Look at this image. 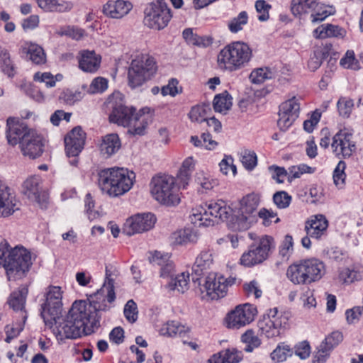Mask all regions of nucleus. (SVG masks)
Returning a JSON list of instances; mask_svg holds the SVG:
<instances>
[{
  "label": "nucleus",
  "instance_id": "obj_1",
  "mask_svg": "<svg viewBox=\"0 0 363 363\" xmlns=\"http://www.w3.org/2000/svg\"><path fill=\"white\" fill-rule=\"evenodd\" d=\"M86 308V301H76L64 318L60 315L57 323H53L55 325L54 333L57 340L77 339L82 335H89L94 331L96 327L91 325Z\"/></svg>",
  "mask_w": 363,
  "mask_h": 363
},
{
  "label": "nucleus",
  "instance_id": "obj_2",
  "mask_svg": "<svg viewBox=\"0 0 363 363\" xmlns=\"http://www.w3.org/2000/svg\"><path fill=\"white\" fill-rule=\"evenodd\" d=\"M135 182L133 172L123 167L105 168L98 173V185L104 194L116 198L128 193Z\"/></svg>",
  "mask_w": 363,
  "mask_h": 363
},
{
  "label": "nucleus",
  "instance_id": "obj_3",
  "mask_svg": "<svg viewBox=\"0 0 363 363\" xmlns=\"http://www.w3.org/2000/svg\"><path fill=\"white\" fill-rule=\"evenodd\" d=\"M115 269L113 267H106V279L103 286L89 298V303L86 301L88 308L87 315L91 320V325L97 328L99 325L101 316L99 313L101 311H107L111 308L115 298L116 294L114 291V274Z\"/></svg>",
  "mask_w": 363,
  "mask_h": 363
},
{
  "label": "nucleus",
  "instance_id": "obj_4",
  "mask_svg": "<svg viewBox=\"0 0 363 363\" xmlns=\"http://www.w3.org/2000/svg\"><path fill=\"white\" fill-rule=\"evenodd\" d=\"M252 50L242 41H234L221 48L216 56L217 68L233 72L247 67L252 58Z\"/></svg>",
  "mask_w": 363,
  "mask_h": 363
},
{
  "label": "nucleus",
  "instance_id": "obj_5",
  "mask_svg": "<svg viewBox=\"0 0 363 363\" xmlns=\"http://www.w3.org/2000/svg\"><path fill=\"white\" fill-rule=\"evenodd\" d=\"M149 261L153 266L159 269L160 277L170 279L165 286L167 290L184 293L189 289V273L184 272L174 276L175 265L168 253L155 251L151 253Z\"/></svg>",
  "mask_w": 363,
  "mask_h": 363
},
{
  "label": "nucleus",
  "instance_id": "obj_6",
  "mask_svg": "<svg viewBox=\"0 0 363 363\" xmlns=\"http://www.w3.org/2000/svg\"><path fill=\"white\" fill-rule=\"evenodd\" d=\"M232 214V208L223 200L210 201L191 209L190 220L196 226H213Z\"/></svg>",
  "mask_w": 363,
  "mask_h": 363
},
{
  "label": "nucleus",
  "instance_id": "obj_7",
  "mask_svg": "<svg viewBox=\"0 0 363 363\" xmlns=\"http://www.w3.org/2000/svg\"><path fill=\"white\" fill-rule=\"evenodd\" d=\"M182 189L180 184L177 183L175 177L169 174H157L150 183V191L152 196L160 203L174 206L179 203V191Z\"/></svg>",
  "mask_w": 363,
  "mask_h": 363
},
{
  "label": "nucleus",
  "instance_id": "obj_8",
  "mask_svg": "<svg viewBox=\"0 0 363 363\" xmlns=\"http://www.w3.org/2000/svg\"><path fill=\"white\" fill-rule=\"evenodd\" d=\"M157 71L155 59L147 55H138L132 60L128 72V84L131 88L142 86L150 80Z\"/></svg>",
  "mask_w": 363,
  "mask_h": 363
},
{
  "label": "nucleus",
  "instance_id": "obj_9",
  "mask_svg": "<svg viewBox=\"0 0 363 363\" xmlns=\"http://www.w3.org/2000/svg\"><path fill=\"white\" fill-rule=\"evenodd\" d=\"M32 264L31 255L23 247L9 250L4 263L8 279L16 280L23 277Z\"/></svg>",
  "mask_w": 363,
  "mask_h": 363
},
{
  "label": "nucleus",
  "instance_id": "obj_10",
  "mask_svg": "<svg viewBox=\"0 0 363 363\" xmlns=\"http://www.w3.org/2000/svg\"><path fill=\"white\" fill-rule=\"evenodd\" d=\"M44 302L41 305V316L45 325L52 327L57 323L62 311L63 291L58 286H50L47 288Z\"/></svg>",
  "mask_w": 363,
  "mask_h": 363
},
{
  "label": "nucleus",
  "instance_id": "obj_11",
  "mask_svg": "<svg viewBox=\"0 0 363 363\" xmlns=\"http://www.w3.org/2000/svg\"><path fill=\"white\" fill-rule=\"evenodd\" d=\"M172 18L171 9L164 0L154 1L148 4L144 10V24L152 30H163Z\"/></svg>",
  "mask_w": 363,
  "mask_h": 363
},
{
  "label": "nucleus",
  "instance_id": "obj_12",
  "mask_svg": "<svg viewBox=\"0 0 363 363\" xmlns=\"http://www.w3.org/2000/svg\"><path fill=\"white\" fill-rule=\"evenodd\" d=\"M258 195L250 194L243 197L240 203L238 215L233 218L231 228L234 230H246L257 220V209L259 206Z\"/></svg>",
  "mask_w": 363,
  "mask_h": 363
},
{
  "label": "nucleus",
  "instance_id": "obj_13",
  "mask_svg": "<svg viewBox=\"0 0 363 363\" xmlns=\"http://www.w3.org/2000/svg\"><path fill=\"white\" fill-rule=\"evenodd\" d=\"M274 247V239L271 236L263 235L256 240L240 259V264L245 267H252L267 259L272 248Z\"/></svg>",
  "mask_w": 363,
  "mask_h": 363
},
{
  "label": "nucleus",
  "instance_id": "obj_14",
  "mask_svg": "<svg viewBox=\"0 0 363 363\" xmlns=\"http://www.w3.org/2000/svg\"><path fill=\"white\" fill-rule=\"evenodd\" d=\"M288 322L287 315L274 308L263 315L258 322V328L262 335L267 338H272L284 333L288 326Z\"/></svg>",
  "mask_w": 363,
  "mask_h": 363
},
{
  "label": "nucleus",
  "instance_id": "obj_15",
  "mask_svg": "<svg viewBox=\"0 0 363 363\" xmlns=\"http://www.w3.org/2000/svg\"><path fill=\"white\" fill-rule=\"evenodd\" d=\"M234 282L233 278H225L220 274L210 273L200 289L203 294L202 298L212 300L223 298L226 295L228 287Z\"/></svg>",
  "mask_w": 363,
  "mask_h": 363
},
{
  "label": "nucleus",
  "instance_id": "obj_16",
  "mask_svg": "<svg viewBox=\"0 0 363 363\" xmlns=\"http://www.w3.org/2000/svg\"><path fill=\"white\" fill-rule=\"evenodd\" d=\"M257 308L252 304L238 305L228 313L225 321L230 329H240L252 323L257 314Z\"/></svg>",
  "mask_w": 363,
  "mask_h": 363
},
{
  "label": "nucleus",
  "instance_id": "obj_17",
  "mask_svg": "<svg viewBox=\"0 0 363 363\" xmlns=\"http://www.w3.org/2000/svg\"><path fill=\"white\" fill-rule=\"evenodd\" d=\"M156 220V217L151 213L135 214L125 220L123 227V233L131 236L136 233L148 231L154 227Z\"/></svg>",
  "mask_w": 363,
  "mask_h": 363
},
{
  "label": "nucleus",
  "instance_id": "obj_18",
  "mask_svg": "<svg viewBox=\"0 0 363 363\" xmlns=\"http://www.w3.org/2000/svg\"><path fill=\"white\" fill-rule=\"evenodd\" d=\"M21 202L15 191L0 181V218H8L20 209Z\"/></svg>",
  "mask_w": 363,
  "mask_h": 363
},
{
  "label": "nucleus",
  "instance_id": "obj_19",
  "mask_svg": "<svg viewBox=\"0 0 363 363\" xmlns=\"http://www.w3.org/2000/svg\"><path fill=\"white\" fill-rule=\"evenodd\" d=\"M41 184L39 177H30L23 182V193L30 201L38 203L41 208H45L48 197Z\"/></svg>",
  "mask_w": 363,
  "mask_h": 363
},
{
  "label": "nucleus",
  "instance_id": "obj_20",
  "mask_svg": "<svg viewBox=\"0 0 363 363\" xmlns=\"http://www.w3.org/2000/svg\"><path fill=\"white\" fill-rule=\"evenodd\" d=\"M331 149L337 157H347L351 156L355 150L353 134L347 129L339 130L333 138Z\"/></svg>",
  "mask_w": 363,
  "mask_h": 363
},
{
  "label": "nucleus",
  "instance_id": "obj_21",
  "mask_svg": "<svg viewBox=\"0 0 363 363\" xmlns=\"http://www.w3.org/2000/svg\"><path fill=\"white\" fill-rule=\"evenodd\" d=\"M30 130L34 129L29 128L19 118L9 117L6 120V136L8 143L12 146L21 145V141L30 133Z\"/></svg>",
  "mask_w": 363,
  "mask_h": 363
},
{
  "label": "nucleus",
  "instance_id": "obj_22",
  "mask_svg": "<svg viewBox=\"0 0 363 363\" xmlns=\"http://www.w3.org/2000/svg\"><path fill=\"white\" fill-rule=\"evenodd\" d=\"M152 121V112L148 107H145L134 113L130 120V123L125 127L128 128V132L133 135H144L148 125Z\"/></svg>",
  "mask_w": 363,
  "mask_h": 363
},
{
  "label": "nucleus",
  "instance_id": "obj_23",
  "mask_svg": "<svg viewBox=\"0 0 363 363\" xmlns=\"http://www.w3.org/2000/svg\"><path fill=\"white\" fill-rule=\"evenodd\" d=\"M20 147L23 155L32 159L38 157L43 152V137L35 130H30V133L21 141Z\"/></svg>",
  "mask_w": 363,
  "mask_h": 363
},
{
  "label": "nucleus",
  "instance_id": "obj_24",
  "mask_svg": "<svg viewBox=\"0 0 363 363\" xmlns=\"http://www.w3.org/2000/svg\"><path fill=\"white\" fill-rule=\"evenodd\" d=\"M85 133L80 127L73 128L65 138V145L68 157H77L82 150Z\"/></svg>",
  "mask_w": 363,
  "mask_h": 363
},
{
  "label": "nucleus",
  "instance_id": "obj_25",
  "mask_svg": "<svg viewBox=\"0 0 363 363\" xmlns=\"http://www.w3.org/2000/svg\"><path fill=\"white\" fill-rule=\"evenodd\" d=\"M328 227V223L326 218L319 214L311 216L306 222L305 230L311 238L319 240L325 235Z\"/></svg>",
  "mask_w": 363,
  "mask_h": 363
},
{
  "label": "nucleus",
  "instance_id": "obj_26",
  "mask_svg": "<svg viewBox=\"0 0 363 363\" xmlns=\"http://www.w3.org/2000/svg\"><path fill=\"white\" fill-rule=\"evenodd\" d=\"M308 284L319 281L325 274L324 262L317 258L303 259Z\"/></svg>",
  "mask_w": 363,
  "mask_h": 363
},
{
  "label": "nucleus",
  "instance_id": "obj_27",
  "mask_svg": "<svg viewBox=\"0 0 363 363\" xmlns=\"http://www.w3.org/2000/svg\"><path fill=\"white\" fill-rule=\"evenodd\" d=\"M135 108L125 106L123 103H116L113 106V110L109 116L111 122L125 127L130 123V120L133 116Z\"/></svg>",
  "mask_w": 363,
  "mask_h": 363
},
{
  "label": "nucleus",
  "instance_id": "obj_28",
  "mask_svg": "<svg viewBox=\"0 0 363 363\" xmlns=\"http://www.w3.org/2000/svg\"><path fill=\"white\" fill-rule=\"evenodd\" d=\"M130 2L124 0L108 1L104 6V13L113 18H121L132 9Z\"/></svg>",
  "mask_w": 363,
  "mask_h": 363
},
{
  "label": "nucleus",
  "instance_id": "obj_29",
  "mask_svg": "<svg viewBox=\"0 0 363 363\" xmlns=\"http://www.w3.org/2000/svg\"><path fill=\"white\" fill-rule=\"evenodd\" d=\"M313 37L318 39L328 38H342L346 35V30L337 25L326 23L316 28L313 32Z\"/></svg>",
  "mask_w": 363,
  "mask_h": 363
},
{
  "label": "nucleus",
  "instance_id": "obj_30",
  "mask_svg": "<svg viewBox=\"0 0 363 363\" xmlns=\"http://www.w3.org/2000/svg\"><path fill=\"white\" fill-rule=\"evenodd\" d=\"M101 57L94 51L84 50L79 60V68L86 72H96L100 65Z\"/></svg>",
  "mask_w": 363,
  "mask_h": 363
},
{
  "label": "nucleus",
  "instance_id": "obj_31",
  "mask_svg": "<svg viewBox=\"0 0 363 363\" xmlns=\"http://www.w3.org/2000/svg\"><path fill=\"white\" fill-rule=\"evenodd\" d=\"M121 146V140L117 134H108L102 139L100 152L104 157H110L120 150Z\"/></svg>",
  "mask_w": 363,
  "mask_h": 363
},
{
  "label": "nucleus",
  "instance_id": "obj_32",
  "mask_svg": "<svg viewBox=\"0 0 363 363\" xmlns=\"http://www.w3.org/2000/svg\"><path fill=\"white\" fill-rule=\"evenodd\" d=\"M199 238L198 231L192 228H185L179 230L172 235V240L176 245H185L195 243Z\"/></svg>",
  "mask_w": 363,
  "mask_h": 363
},
{
  "label": "nucleus",
  "instance_id": "obj_33",
  "mask_svg": "<svg viewBox=\"0 0 363 363\" xmlns=\"http://www.w3.org/2000/svg\"><path fill=\"white\" fill-rule=\"evenodd\" d=\"M286 277L294 284H308L303 260L291 264L287 269Z\"/></svg>",
  "mask_w": 363,
  "mask_h": 363
},
{
  "label": "nucleus",
  "instance_id": "obj_34",
  "mask_svg": "<svg viewBox=\"0 0 363 363\" xmlns=\"http://www.w3.org/2000/svg\"><path fill=\"white\" fill-rule=\"evenodd\" d=\"M196 161L193 157H188L186 158L179 168L177 174V179L182 186V189H186L189 184L191 174L195 169Z\"/></svg>",
  "mask_w": 363,
  "mask_h": 363
},
{
  "label": "nucleus",
  "instance_id": "obj_35",
  "mask_svg": "<svg viewBox=\"0 0 363 363\" xmlns=\"http://www.w3.org/2000/svg\"><path fill=\"white\" fill-rule=\"evenodd\" d=\"M242 359V352L236 349H227L213 354L208 360L209 363H239Z\"/></svg>",
  "mask_w": 363,
  "mask_h": 363
},
{
  "label": "nucleus",
  "instance_id": "obj_36",
  "mask_svg": "<svg viewBox=\"0 0 363 363\" xmlns=\"http://www.w3.org/2000/svg\"><path fill=\"white\" fill-rule=\"evenodd\" d=\"M362 278V271L355 266L342 267L338 271V281L344 284H350L359 281Z\"/></svg>",
  "mask_w": 363,
  "mask_h": 363
},
{
  "label": "nucleus",
  "instance_id": "obj_37",
  "mask_svg": "<svg viewBox=\"0 0 363 363\" xmlns=\"http://www.w3.org/2000/svg\"><path fill=\"white\" fill-rule=\"evenodd\" d=\"M189 328L178 321L170 320L164 323L159 330L160 335L165 337L184 336L189 333Z\"/></svg>",
  "mask_w": 363,
  "mask_h": 363
},
{
  "label": "nucleus",
  "instance_id": "obj_38",
  "mask_svg": "<svg viewBox=\"0 0 363 363\" xmlns=\"http://www.w3.org/2000/svg\"><path fill=\"white\" fill-rule=\"evenodd\" d=\"M22 51L23 53H26L29 59L36 65H42L46 62L43 49L37 44L25 42L22 45Z\"/></svg>",
  "mask_w": 363,
  "mask_h": 363
},
{
  "label": "nucleus",
  "instance_id": "obj_39",
  "mask_svg": "<svg viewBox=\"0 0 363 363\" xmlns=\"http://www.w3.org/2000/svg\"><path fill=\"white\" fill-rule=\"evenodd\" d=\"M319 2V0H293L291 11L294 16L301 17L304 14L311 13Z\"/></svg>",
  "mask_w": 363,
  "mask_h": 363
},
{
  "label": "nucleus",
  "instance_id": "obj_40",
  "mask_svg": "<svg viewBox=\"0 0 363 363\" xmlns=\"http://www.w3.org/2000/svg\"><path fill=\"white\" fill-rule=\"evenodd\" d=\"M28 290L26 286H21L18 291H13L9 300V306L16 311H20L21 316L25 314L23 311L26 296Z\"/></svg>",
  "mask_w": 363,
  "mask_h": 363
},
{
  "label": "nucleus",
  "instance_id": "obj_41",
  "mask_svg": "<svg viewBox=\"0 0 363 363\" xmlns=\"http://www.w3.org/2000/svg\"><path fill=\"white\" fill-rule=\"evenodd\" d=\"M213 255L209 250H203L197 256L193 266V271L200 276L203 272L209 269L213 264Z\"/></svg>",
  "mask_w": 363,
  "mask_h": 363
},
{
  "label": "nucleus",
  "instance_id": "obj_42",
  "mask_svg": "<svg viewBox=\"0 0 363 363\" xmlns=\"http://www.w3.org/2000/svg\"><path fill=\"white\" fill-rule=\"evenodd\" d=\"M335 12V8L333 6L319 2L318 6L311 13V21L314 24L322 22L328 16L334 15Z\"/></svg>",
  "mask_w": 363,
  "mask_h": 363
},
{
  "label": "nucleus",
  "instance_id": "obj_43",
  "mask_svg": "<svg viewBox=\"0 0 363 363\" xmlns=\"http://www.w3.org/2000/svg\"><path fill=\"white\" fill-rule=\"evenodd\" d=\"M232 104V97L227 91L216 95L213 99V108L216 112L226 113Z\"/></svg>",
  "mask_w": 363,
  "mask_h": 363
},
{
  "label": "nucleus",
  "instance_id": "obj_44",
  "mask_svg": "<svg viewBox=\"0 0 363 363\" xmlns=\"http://www.w3.org/2000/svg\"><path fill=\"white\" fill-rule=\"evenodd\" d=\"M194 182L204 191L213 189L218 184V181L212 178L208 174L203 171H199L196 173Z\"/></svg>",
  "mask_w": 363,
  "mask_h": 363
},
{
  "label": "nucleus",
  "instance_id": "obj_45",
  "mask_svg": "<svg viewBox=\"0 0 363 363\" xmlns=\"http://www.w3.org/2000/svg\"><path fill=\"white\" fill-rule=\"evenodd\" d=\"M108 87V80L102 77L94 78L89 86L84 85L82 88L89 94L104 93Z\"/></svg>",
  "mask_w": 363,
  "mask_h": 363
},
{
  "label": "nucleus",
  "instance_id": "obj_46",
  "mask_svg": "<svg viewBox=\"0 0 363 363\" xmlns=\"http://www.w3.org/2000/svg\"><path fill=\"white\" fill-rule=\"evenodd\" d=\"M293 354V350L289 345L284 342L279 343L277 347L271 353L272 359L276 362H282L286 360L289 357Z\"/></svg>",
  "mask_w": 363,
  "mask_h": 363
},
{
  "label": "nucleus",
  "instance_id": "obj_47",
  "mask_svg": "<svg viewBox=\"0 0 363 363\" xmlns=\"http://www.w3.org/2000/svg\"><path fill=\"white\" fill-rule=\"evenodd\" d=\"M345 162L343 161H340L333 171V184L338 189H343L346 185L347 175L345 172Z\"/></svg>",
  "mask_w": 363,
  "mask_h": 363
},
{
  "label": "nucleus",
  "instance_id": "obj_48",
  "mask_svg": "<svg viewBox=\"0 0 363 363\" xmlns=\"http://www.w3.org/2000/svg\"><path fill=\"white\" fill-rule=\"evenodd\" d=\"M274 77L275 72L272 69L268 67H261L254 69L250 75V79L253 84H261Z\"/></svg>",
  "mask_w": 363,
  "mask_h": 363
},
{
  "label": "nucleus",
  "instance_id": "obj_49",
  "mask_svg": "<svg viewBox=\"0 0 363 363\" xmlns=\"http://www.w3.org/2000/svg\"><path fill=\"white\" fill-rule=\"evenodd\" d=\"M0 67L4 73L11 77L15 74V66L11 59L10 54L5 49H0Z\"/></svg>",
  "mask_w": 363,
  "mask_h": 363
},
{
  "label": "nucleus",
  "instance_id": "obj_50",
  "mask_svg": "<svg viewBox=\"0 0 363 363\" xmlns=\"http://www.w3.org/2000/svg\"><path fill=\"white\" fill-rule=\"evenodd\" d=\"M210 111L208 106L198 105L192 107L189 117L192 122L202 123L206 122L208 118V111Z\"/></svg>",
  "mask_w": 363,
  "mask_h": 363
},
{
  "label": "nucleus",
  "instance_id": "obj_51",
  "mask_svg": "<svg viewBox=\"0 0 363 363\" xmlns=\"http://www.w3.org/2000/svg\"><path fill=\"white\" fill-rule=\"evenodd\" d=\"M241 340L246 345L245 350L247 352H252L255 348L258 347L261 344L259 338L252 330H248L243 333L241 336Z\"/></svg>",
  "mask_w": 363,
  "mask_h": 363
},
{
  "label": "nucleus",
  "instance_id": "obj_52",
  "mask_svg": "<svg viewBox=\"0 0 363 363\" xmlns=\"http://www.w3.org/2000/svg\"><path fill=\"white\" fill-rule=\"evenodd\" d=\"M248 22V15L246 11H241L238 16L228 22V28L233 33H237L243 29Z\"/></svg>",
  "mask_w": 363,
  "mask_h": 363
},
{
  "label": "nucleus",
  "instance_id": "obj_53",
  "mask_svg": "<svg viewBox=\"0 0 363 363\" xmlns=\"http://www.w3.org/2000/svg\"><path fill=\"white\" fill-rule=\"evenodd\" d=\"M26 318L27 317L26 315H23L21 317V320L19 323H16L12 325H7L5 327V333L6 335L5 341L6 342L9 343L12 339L18 336L20 333L23 329Z\"/></svg>",
  "mask_w": 363,
  "mask_h": 363
},
{
  "label": "nucleus",
  "instance_id": "obj_54",
  "mask_svg": "<svg viewBox=\"0 0 363 363\" xmlns=\"http://www.w3.org/2000/svg\"><path fill=\"white\" fill-rule=\"evenodd\" d=\"M279 111L286 112L287 114L296 115V117H298L300 111L299 99L296 98V96H293L291 99H289V100L282 103L280 106Z\"/></svg>",
  "mask_w": 363,
  "mask_h": 363
},
{
  "label": "nucleus",
  "instance_id": "obj_55",
  "mask_svg": "<svg viewBox=\"0 0 363 363\" xmlns=\"http://www.w3.org/2000/svg\"><path fill=\"white\" fill-rule=\"evenodd\" d=\"M294 252V240L292 236L286 235L279 247V255L284 260H288Z\"/></svg>",
  "mask_w": 363,
  "mask_h": 363
},
{
  "label": "nucleus",
  "instance_id": "obj_56",
  "mask_svg": "<svg viewBox=\"0 0 363 363\" xmlns=\"http://www.w3.org/2000/svg\"><path fill=\"white\" fill-rule=\"evenodd\" d=\"M337 106L340 115L348 118L353 109L354 101L347 97H341L337 103Z\"/></svg>",
  "mask_w": 363,
  "mask_h": 363
},
{
  "label": "nucleus",
  "instance_id": "obj_57",
  "mask_svg": "<svg viewBox=\"0 0 363 363\" xmlns=\"http://www.w3.org/2000/svg\"><path fill=\"white\" fill-rule=\"evenodd\" d=\"M243 290L247 296H254L259 298L262 295L260 284L255 279L245 282L243 284Z\"/></svg>",
  "mask_w": 363,
  "mask_h": 363
},
{
  "label": "nucleus",
  "instance_id": "obj_58",
  "mask_svg": "<svg viewBox=\"0 0 363 363\" xmlns=\"http://www.w3.org/2000/svg\"><path fill=\"white\" fill-rule=\"evenodd\" d=\"M313 168L305 164L291 166L289 168V179L299 178L303 174L313 173Z\"/></svg>",
  "mask_w": 363,
  "mask_h": 363
},
{
  "label": "nucleus",
  "instance_id": "obj_59",
  "mask_svg": "<svg viewBox=\"0 0 363 363\" xmlns=\"http://www.w3.org/2000/svg\"><path fill=\"white\" fill-rule=\"evenodd\" d=\"M179 82L177 79L172 78L169 80L168 84L161 89V94L163 96H171L174 97L182 91V88L178 86Z\"/></svg>",
  "mask_w": 363,
  "mask_h": 363
},
{
  "label": "nucleus",
  "instance_id": "obj_60",
  "mask_svg": "<svg viewBox=\"0 0 363 363\" xmlns=\"http://www.w3.org/2000/svg\"><path fill=\"white\" fill-rule=\"evenodd\" d=\"M233 162V158L231 156L225 155L219 163L220 172L225 175L231 173L233 176H235L237 173V169Z\"/></svg>",
  "mask_w": 363,
  "mask_h": 363
},
{
  "label": "nucleus",
  "instance_id": "obj_61",
  "mask_svg": "<svg viewBox=\"0 0 363 363\" xmlns=\"http://www.w3.org/2000/svg\"><path fill=\"white\" fill-rule=\"evenodd\" d=\"M273 201L277 208H286L291 201V196L284 191H278L274 194Z\"/></svg>",
  "mask_w": 363,
  "mask_h": 363
},
{
  "label": "nucleus",
  "instance_id": "obj_62",
  "mask_svg": "<svg viewBox=\"0 0 363 363\" xmlns=\"http://www.w3.org/2000/svg\"><path fill=\"white\" fill-rule=\"evenodd\" d=\"M297 118L296 115H290L279 111L277 125L281 130L285 131L292 125Z\"/></svg>",
  "mask_w": 363,
  "mask_h": 363
},
{
  "label": "nucleus",
  "instance_id": "obj_63",
  "mask_svg": "<svg viewBox=\"0 0 363 363\" xmlns=\"http://www.w3.org/2000/svg\"><path fill=\"white\" fill-rule=\"evenodd\" d=\"M241 162L247 169L252 170L257 165V155L254 152L245 150L241 153Z\"/></svg>",
  "mask_w": 363,
  "mask_h": 363
},
{
  "label": "nucleus",
  "instance_id": "obj_64",
  "mask_svg": "<svg viewBox=\"0 0 363 363\" xmlns=\"http://www.w3.org/2000/svg\"><path fill=\"white\" fill-rule=\"evenodd\" d=\"M331 350L322 342L314 354L313 363H324L329 357Z\"/></svg>",
  "mask_w": 363,
  "mask_h": 363
}]
</instances>
